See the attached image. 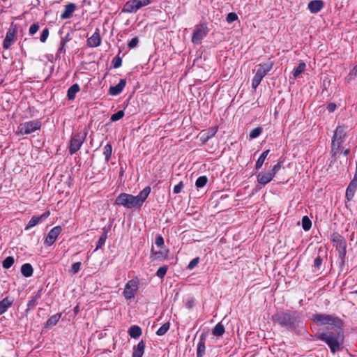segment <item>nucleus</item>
Listing matches in <instances>:
<instances>
[{"label":"nucleus","mask_w":357,"mask_h":357,"mask_svg":"<svg viewBox=\"0 0 357 357\" xmlns=\"http://www.w3.org/2000/svg\"><path fill=\"white\" fill-rule=\"evenodd\" d=\"M303 314L298 310H284L272 316V321L281 328L294 331L303 326Z\"/></svg>","instance_id":"1"},{"label":"nucleus","mask_w":357,"mask_h":357,"mask_svg":"<svg viewBox=\"0 0 357 357\" xmlns=\"http://www.w3.org/2000/svg\"><path fill=\"white\" fill-rule=\"evenodd\" d=\"M315 337L317 340L326 342L333 354L340 350L341 345L344 343V335L342 329L339 330L337 333L332 331L318 332L315 334Z\"/></svg>","instance_id":"2"},{"label":"nucleus","mask_w":357,"mask_h":357,"mask_svg":"<svg viewBox=\"0 0 357 357\" xmlns=\"http://www.w3.org/2000/svg\"><path fill=\"white\" fill-rule=\"evenodd\" d=\"M312 319L318 326L332 325L339 330H341L344 325L343 321L338 317L332 314H314Z\"/></svg>","instance_id":"3"},{"label":"nucleus","mask_w":357,"mask_h":357,"mask_svg":"<svg viewBox=\"0 0 357 357\" xmlns=\"http://www.w3.org/2000/svg\"><path fill=\"white\" fill-rule=\"evenodd\" d=\"M273 64V61L270 60L268 63H261L258 66L259 68L252 80V86L254 89L258 87L263 78L272 70Z\"/></svg>","instance_id":"4"},{"label":"nucleus","mask_w":357,"mask_h":357,"mask_svg":"<svg viewBox=\"0 0 357 357\" xmlns=\"http://www.w3.org/2000/svg\"><path fill=\"white\" fill-rule=\"evenodd\" d=\"M345 135V127L343 126H337L331 142V151L333 155L339 152L341 145L344 142Z\"/></svg>","instance_id":"5"},{"label":"nucleus","mask_w":357,"mask_h":357,"mask_svg":"<svg viewBox=\"0 0 357 357\" xmlns=\"http://www.w3.org/2000/svg\"><path fill=\"white\" fill-rule=\"evenodd\" d=\"M42 122L39 119L26 121L17 127V135H29L41 128Z\"/></svg>","instance_id":"6"},{"label":"nucleus","mask_w":357,"mask_h":357,"mask_svg":"<svg viewBox=\"0 0 357 357\" xmlns=\"http://www.w3.org/2000/svg\"><path fill=\"white\" fill-rule=\"evenodd\" d=\"M115 204L123 206L126 208H139L137 199L130 194L121 193L115 200Z\"/></svg>","instance_id":"7"},{"label":"nucleus","mask_w":357,"mask_h":357,"mask_svg":"<svg viewBox=\"0 0 357 357\" xmlns=\"http://www.w3.org/2000/svg\"><path fill=\"white\" fill-rule=\"evenodd\" d=\"M331 241L333 243V246L335 247L338 255L344 257V255H347V243L344 236H341L338 232H333L331 235Z\"/></svg>","instance_id":"8"},{"label":"nucleus","mask_w":357,"mask_h":357,"mask_svg":"<svg viewBox=\"0 0 357 357\" xmlns=\"http://www.w3.org/2000/svg\"><path fill=\"white\" fill-rule=\"evenodd\" d=\"M86 132H78L73 134L71 137L69 146V153L71 155L75 154L79 150L82 144L85 141Z\"/></svg>","instance_id":"9"},{"label":"nucleus","mask_w":357,"mask_h":357,"mask_svg":"<svg viewBox=\"0 0 357 357\" xmlns=\"http://www.w3.org/2000/svg\"><path fill=\"white\" fill-rule=\"evenodd\" d=\"M150 0H129L122 9V12L126 13H135L141 8L149 5Z\"/></svg>","instance_id":"10"},{"label":"nucleus","mask_w":357,"mask_h":357,"mask_svg":"<svg viewBox=\"0 0 357 357\" xmlns=\"http://www.w3.org/2000/svg\"><path fill=\"white\" fill-rule=\"evenodd\" d=\"M139 282L137 280H129L124 288L123 292L126 299L130 300L135 296V294L138 290Z\"/></svg>","instance_id":"11"},{"label":"nucleus","mask_w":357,"mask_h":357,"mask_svg":"<svg viewBox=\"0 0 357 357\" xmlns=\"http://www.w3.org/2000/svg\"><path fill=\"white\" fill-rule=\"evenodd\" d=\"M17 29L15 27H10L6 32V37L3 41V48L9 49L17 39Z\"/></svg>","instance_id":"12"},{"label":"nucleus","mask_w":357,"mask_h":357,"mask_svg":"<svg viewBox=\"0 0 357 357\" xmlns=\"http://www.w3.org/2000/svg\"><path fill=\"white\" fill-rule=\"evenodd\" d=\"M208 28L206 25L197 26L193 32L192 42L194 44H199L208 33Z\"/></svg>","instance_id":"13"},{"label":"nucleus","mask_w":357,"mask_h":357,"mask_svg":"<svg viewBox=\"0 0 357 357\" xmlns=\"http://www.w3.org/2000/svg\"><path fill=\"white\" fill-rule=\"evenodd\" d=\"M61 231L62 228L61 226H56L53 227L46 236L45 243L49 246L53 245L59 235L61 234Z\"/></svg>","instance_id":"14"},{"label":"nucleus","mask_w":357,"mask_h":357,"mask_svg":"<svg viewBox=\"0 0 357 357\" xmlns=\"http://www.w3.org/2000/svg\"><path fill=\"white\" fill-rule=\"evenodd\" d=\"M50 213V211H46L40 215H33L31 217V220L28 222L27 225L25 227V230H29L31 228L33 227L39 222L45 220L47 217H49Z\"/></svg>","instance_id":"15"},{"label":"nucleus","mask_w":357,"mask_h":357,"mask_svg":"<svg viewBox=\"0 0 357 357\" xmlns=\"http://www.w3.org/2000/svg\"><path fill=\"white\" fill-rule=\"evenodd\" d=\"M101 43L99 29H96L93 34L87 39V45L90 47H98Z\"/></svg>","instance_id":"16"},{"label":"nucleus","mask_w":357,"mask_h":357,"mask_svg":"<svg viewBox=\"0 0 357 357\" xmlns=\"http://www.w3.org/2000/svg\"><path fill=\"white\" fill-rule=\"evenodd\" d=\"M324 6V2L322 0H313L308 3L307 8L311 13L315 14L319 12Z\"/></svg>","instance_id":"17"},{"label":"nucleus","mask_w":357,"mask_h":357,"mask_svg":"<svg viewBox=\"0 0 357 357\" xmlns=\"http://www.w3.org/2000/svg\"><path fill=\"white\" fill-rule=\"evenodd\" d=\"M126 84V80L125 79H121L119 82L115 86H111L109 89V93L111 96H117L120 94Z\"/></svg>","instance_id":"18"},{"label":"nucleus","mask_w":357,"mask_h":357,"mask_svg":"<svg viewBox=\"0 0 357 357\" xmlns=\"http://www.w3.org/2000/svg\"><path fill=\"white\" fill-rule=\"evenodd\" d=\"M274 176L271 172H260L257 175V181L259 184L265 185L271 182Z\"/></svg>","instance_id":"19"},{"label":"nucleus","mask_w":357,"mask_h":357,"mask_svg":"<svg viewBox=\"0 0 357 357\" xmlns=\"http://www.w3.org/2000/svg\"><path fill=\"white\" fill-rule=\"evenodd\" d=\"M76 8V5L73 3H69L66 5L64 10L61 15V19L66 20L70 18L73 15V13L75 11Z\"/></svg>","instance_id":"20"},{"label":"nucleus","mask_w":357,"mask_h":357,"mask_svg":"<svg viewBox=\"0 0 357 357\" xmlns=\"http://www.w3.org/2000/svg\"><path fill=\"white\" fill-rule=\"evenodd\" d=\"M357 190V183L351 181L346 189L345 199L347 201H351Z\"/></svg>","instance_id":"21"},{"label":"nucleus","mask_w":357,"mask_h":357,"mask_svg":"<svg viewBox=\"0 0 357 357\" xmlns=\"http://www.w3.org/2000/svg\"><path fill=\"white\" fill-rule=\"evenodd\" d=\"M151 192V187L146 186L139 193L135 196L139 206L141 207Z\"/></svg>","instance_id":"22"},{"label":"nucleus","mask_w":357,"mask_h":357,"mask_svg":"<svg viewBox=\"0 0 357 357\" xmlns=\"http://www.w3.org/2000/svg\"><path fill=\"white\" fill-rule=\"evenodd\" d=\"M13 298L6 297L0 301V316L5 313L13 303Z\"/></svg>","instance_id":"23"},{"label":"nucleus","mask_w":357,"mask_h":357,"mask_svg":"<svg viewBox=\"0 0 357 357\" xmlns=\"http://www.w3.org/2000/svg\"><path fill=\"white\" fill-rule=\"evenodd\" d=\"M145 347V342L143 340H141L137 346L134 347L132 357H142Z\"/></svg>","instance_id":"24"},{"label":"nucleus","mask_w":357,"mask_h":357,"mask_svg":"<svg viewBox=\"0 0 357 357\" xmlns=\"http://www.w3.org/2000/svg\"><path fill=\"white\" fill-rule=\"evenodd\" d=\"M151 257L153 258V260L163 261L167 257V251H155L153 245H152L151 249Z\"/></svg>","instance_id":"25"},{"label":"nucleus","mask_w":357,"mask_h":357,"mask_svg":"<svg viewBox=\"0 0 357 357\" xmlns=\"http://www.w3.org/2000/svg\"><path fill=\"white\" fill-rule=\"evenodd\" d=\"M205 336L203 334L201 335L199 343L197 344V357H203V356L205 354Z\"/></svg>","instance_id":"26"},{"label":"nucleus","mask_w":357,"mask_h":357,"mask_svg":"<svg viewBox=\"0 0 357 357\" xmlns=\"http://www.w3.org/2000/svg\"><path fill=\"white\" fill-rule=\"evenodd\" d=\"M128 333L130 337L137 339L142 335V330L139 326L132 325L129 328Z\"/></svg>","instance_id":"27"},{"label":"nucleus","mask_w":357,"mask_h":357,"mask_svg":"<svg viewBox=\"0 0 357 357\" xmlns=\"http://www.w3.org/2000/svg\"><path fill=\"white\" fill-rule=\"evenodd\" d=\"M80 88L78 84H73L67 91V97L68 100H74L76 96V93L79 91Z\"/></svg>","instance_id":"28"},{"label":"nucleus","mask_w":357,"mask_h":357,"mask_svg":"<svg viewBox=\"0 0 357 357\" xmlns=\"http://www.w3.org/2000/svg\"><path fill=\"white\" fill-rule=\"evenodd\" d=\"M33 269L31 264H24L21 267V273L26 278L31 277L33 275Z\"/></svg>","instance_id":"29"},{"label":"nucleus","mask_w":357,"mask_h":357,"mask_svg":"<svg viewBox=\"0 0 357 357\" xmlns=\"http://www.w3.org/2000/svg\"><path fill=\"white\" fill-rule=\"evenodd\" d=\"M61 315H62L61 313H56V314L51 316L46 321L45 327H52V326L56 325V324L59 322Z\"/></svg>","instance_id":"30"},{"label":"nucleus","mask_w":357,"mask_h":357,"mask_svg":"<svg viewBox=\"0 0 357 357\" xmlns=\"http://www.w3.org/2000/svg\"><path fill=\"white\" fill-rule=\"evenodd\" d=\"M225 329L224 325L222 324V322H219L213 328L212 333L214 336L221 337L225 333Z\"/></svg>","instance_id":"31"},{"label":"nucleus","mask_w":357,"mask_h":357,"mask_svg":"<svg viewBox=\"0 0 357 357\" xmlns=\"http://www.w3.org/2000/svg\"><path fill=\"white\" fill-rule=\"evenodd\" d=\"M269 152L270 150H266L261 154L255 164L256 169H259L262 167L263 164L264 163L265 159L268 155Z\"/></svg>","instance_id":"32"},{"label":"nucleus","mask_w":357,"mask_h":357,"mask_svg":"<svg viewBox=\"0 0 357 357\" xmlns=\"http://www.w3.org/2000/svg\"><path fill=\"white\" fill-rule=\"evenodd\" d=\"M305 68H306V64L303 61L300 62L299 64L298 65V66L294 69V71H293L294 78L296 79L302 73H303Z\"/></svg>","instance_id":"33"},{"label":"nucleus","mask_w":357,"mask_h":357,"mask_svg":"<svg viewBox=\"0 0 357 357\" xmlns=\"http://www.w3.org/2000/svg\"><path fill=\"white\" fill-rule=\"evenodd\" d=\"M112 153V146L110 143L107 144L104 147L103 155H105V162L107 163Z\"/></svg>","instance_id":"34"},{"label":"nucleus","mask_w":357,"mask_h":357,"mask_svg":"<svg viewBox=\"0 0 357 357\" xmlns=\"http://www.w3.org/2000/svg\"><path fill=\"white\" fill-rule=\"evenodd\" d=\"M107 238V231H105L100 235V236L97 242L96 248L95 250H98V249L102 248V246L105 243Z\"/></svg>","instance_id":"35"},{"label":"nucleus","mask_w":357,"mask_h":357,"mask_svg":"<svg viewBox=\"0 0 357 357\" xmlns=\"http://www.w3.org/2000/svg\"><path fill=\"white\" fill-rule=\"evenodd\" d=\"M170 323L166 322L158 330L156 331V335L158 336H162L169 330Z\"/></svg>","instance_id":"36"},{"label":"nucleus","mask_w":357,"mask_h":357,"mask_svg":"<svg viewBox=\"0 0 357 357\" xmlns=\"http://www.w3.org/2000/svg\"><path fill=\"white\" fill-rule=\"evenodd\" d=\"M322 261H323V259L320 256H317L314 259V264L312 265V271L314 273L320 270L321 265H322Z\"/></svg>","instance_id":"37"},{"label":"nucleus","mask_w":357,"mask_h":357,"mask_svg":"<svg viewBox=\"0 0 357 357\" xmlns=\"http://www.w3.org/2000/svg\"><path fill=\"white\" fill-rule=\"evenodd\" d=\"M15 259L13 257H7L2 262V266L5 269L10 268L14 264Z\"/></svg>","instance_id":"38"},{"label":"nucleus","mask_w":357,"mask_h":357,"mask_svg":"<svg viewBox=\"0 0 357 357\" xmlns=\"http://www.w3.org/2000/svg\"><path fill=\"white\" fill-rule=\"evenodd\" d=\"M208 181V178L206 176H201L197 178L195 182V186L198 188H203Z\"/></svg>","instance_id":"39"},{"label":"nucleus","mask_w":357,"mask_h":357,"mask_svg":"<svg viewBox=\"0 0 357 357\" xmlns=\"http://www.w3.org/2000/svg\"><path fill=\"white\" fill-rule=\"evenodd\" d=\"M302 227L305 231H308L312 227V222L307 216H303L302 218Z\"/></svg>","instance_id":"40"},{"label":"nucleus","mask_w":357,"mask_h":357,"mask_svg":"<svg viewBox=\"0 0 357 357\" xmlns=\"http://www.w3.org/2000/svg\"><path fill=\"white\" fill-rule=\"evenodd\" d=\"M168 270V266L167 265H164L162 266H160L157 272H156V275L159 278H163L165 277V275H166L167 273V271Z\"/></svg>","instance_id":"41"},{"label":"nucleus","mask_w":357,"mask_h":357,"mask_svg":"<svg viewBox=\"0 0 357 357\" xmlns=\"http://www.w3.org/2000/svg\"><path fill=\"white\" fill-rule=\"evenodd\" d=\"M262 128L261 127H257L255 129H253L250 132V139H255V138H257V137H259L261 133L262 132Z\"/></svg>","instance_id":"42"},{"label":"nucleus","mask_w":357,"mask_h":357,"mask_svg":"<svg viewBox=\"0 0 357 357\" xmlns=\"http://www.w3.org/2000/svg\"><path fill=\"white\" fill-rule=\"evenodd\" d=\"M217 131H218V127L210 128L206 133L205 140L206 141L208 140L211 137H214L215 135L216 134Z\"/></svg>","instance_id":"43"},{"label":"nucleus","mask_w":357,"mask_h":357,"mask_svg":"<svg viewBox=\"0 0 357 357\" xmlns=\"http://www.w3.org/2000/svg\"><path fill=\"white\" fill-rule=\"evenodd\" d=\"M124 114H125L123 110H119L111 116L110 120L111 121H116L122 119L124 116Z\"/></svg>","instance_id":"44"},{"label":"nucleus","mask_w":357,"mask_h":357,"mask_svg":"<svg viewBox=\"0 0 357 357\" xmlns=\"http://www.w3.org/2000/svg\"><path fill=\"white\" fill-rule=\"evenodd\" d=\"M112 63L114 68H119L122 65V59L119 55H117L113 59Z\"/></svg>","instance_id":"45"},{"label":"nucleus","mask_w":357,"mask_h":357,"mask_svg":"<svg viewBox=\"0 0 357 357\" xmlns=\"http://www.w3.org/2000/svg\"><path fill=\"white\" fill-rule=\"evenodd\" d=\"M284 162V160H279L278 163L275 165L271 171V174L275 176V174L280 169L282 163Z\"/></svg>","instance_id":"46"},{"label":"nucleus","mask_w":357,"mask_h":357,"mask_svg":"<svg viewBox=\"0 0 357 357\" xmlns=\"http://www.w3.org/2000/svg\"><path fill=\"white\" fill-rule=\"evenodd\" d=\"M238 20V15L235 13H229L227 14L226 21L227 23H232Z\"/></svg>","instance_id":"47"},{"label":"nucleus","mask_w":357,"mask_h":357,"mask_svg":"<svg viewBox=\"0 0 357 357\" xmlns=\"http://www.w3.org/2000/svg\"><path fill=\"white\" fill-rule=\"evenodd\" d=\"M81 266L82 263L80 261L74 263L71 266L70 273L73 274L77 273L80 270Z\"/></svg>","instance_id":"48"},{"label":"nucleus","mask_w":357,"mask_h":357,"mask_svg":"<svg viewBox=\"0 0 357 357\" xmlns=\"http://www.w3.org/2000/svg\"><path fill=\"white\" fill-rule=\"evenodd\" d=\"M199 262V257H195L193 259H192L189 264L187 266V268L189 270L193 269Z\"/></svg>","instance_id":"49"},{"label":"nucleus","mask_w":357,"mask_h":357,"mask_svg":"<svg viewBox=\"0 0 357 357\" xmlns=\"http://www.w3.org/2000/svg\"><path fill=\"white\" fill-rule=\"evenodd\" d=\"M48 36H49V29L47 28H45L43 30V31L41 33V35L40 37V41L42 43H45L47 40Z\"/></svg>","instance_id":"50"},{"label":"nucleus","mask_w":357,"mask_h":357,"mask_svg":"<svg viewBox=\"0 0 357 357\" xmlns=\"http://www.w3.org/2000/svg\"><path fill=\"white\" fill-rule=\"evenodd\" d=\"M36 305L37 301L31 296L29 301H28L26 310L33 309Z\"/></svg>","instance_id":"51"},{"label":"nucleus","mask_w":357,"mask_h":357,"mask_svg":"<svg viewBox=\"0 0 357 357\" xmlns=\"http://www.w3.org/2000/svg\"><path fill=\"white\" fill-rule=\"evenodd\" d=\"M38 29H39L38 24L34 23V24H31L29 28V34L31 36H33L38 31Z\"/></svg>","instance_id":"52"},{"label":"nucleus","mask_w":357,"mask_h":357,"mask_svg":"<svg viewBox=\"0 0 357 357\" xmlns=\"http://www.w3.org/2000/svg\"><path fill=\"white\" fill-rule=\"evenodd\" d=\"M155 243L158 247H162L164 245L163 237L161 235L156 236Z\"/></svg>","instance_id":"53"},{"label":"nucleus","mask_w":357,"mask_h":357,"mask_svg":"<svg viewBox=\"0 0 357 357\" xmlns=\"http://www.w3.org/2000/svg\"><path fill=\"white\" fill-rule=\"evenodd\" d=\"M183 188V183L182 181H181L174 187V190H173L174 193L178 194L179 192H181Z\"/></svg>","instance_id":"54"},{"label":"nucleus","mask_w":357,"mask_h":357,"mask_svg":"<svg viewBox=\"0 0 357 357\" xmlns=\"http://www.w3.org/2000/svg\"><path fill=\"white\" fill-rule=\"evenodd\" d=\"M139 43V39L137 37L133 38L129 43H128V47L130 49H132L137 46V45Z\"/></svg>","instance_id":"55"},{"label":"nucleus","mask_w":357,"mask_h":357,"mask_svg":"<svg viewBox=\"0 0 357 357\" xmlns=\"http://www.w3.org/2000/svg\"><path fill=\"white\" fill-rule=\"evenodd\" d=\"M348 77H349L350 79L355 77H357V64L350 71V73L348 75Z\"/></svg>","instance_id":"56"},{"label":"nucleus","mask_w":357,"mask_h":357,"mask_svg":"<svg viewBox=\"0 0 357 357\" xmlns=\"http://www.w3.org/2000/svg\"><path fill=\"white\" fill-rule=\"evenodd\" d=\"M336 105L333 102L328 104L326 109L329 112H333L336 109Z\"/></svg>","instance_id":"57"},{"label":"nucleus","mask_w":357,"mask_h":357,"mask_svg":"<svg viewBox=\"0 0 357 357\" xmlns=\"http://www.w3.org/2000/svg\"><path fill=\"white\" fill-rule=\"evenodd\" d=\"M42 291L43 289L40 288L39 290H38L36 292L34 293V294L32 296L33 298H35L36 301L39 299L42 296Z\"/></svg>","instance_id":"58"},{"label":"nucleus","mask_w":357,"mask_h":357,"mask_svg":"<svg viewBox=\"0 0 357 357\" xmlns=\"http://www.w3.org/2000/svg\"><path fill=\"white\" fill-rule=\"evenodd\" d=\"M338 257L340 259V266L342 268L343 266H344V264H345L346 255H344V257H342V255H338Z\"/></svg>","instance_id":"59"},{"label":"nucleus","mask_w":357,"mask_h":357,"mask_svg":"<svg viewBox=\"0 0 357 357\" xmlns=\"http://www.w3.org/2000/svg\"><path fill=\"white\" fill-rule=\"evenodd\" d=\"M61 40L68 43L72 40V37L70 33H68L64 37H61Z\"/></svg>","instance_id":"60"},{"label":"nucleus","mask_w":357,"mask_h":357,"mask_svg":"<svg viewBox=\"0 0 357 357\" xmlns=\"http://www.w3.org/2000/svg\"><path fill=\"white\" fill-rule=\"evenodd\" d=\"M65 52H66V47L60 46L58 50L57 54H56V57L59 56V54L61 53H65Z\"/></svg>","instance_id":"61"},{"label":"nucleus","mask_w":357,"mask_h":357,"mask_svg":"<svg viewBox=\"0 0 357 357\" xmlns=\"http://www.w3.org/2000/svg\"><path fill=\"white\" fill-rule=\"evenodd\" d=\"M351 181L357 183V165H356V172H355L354 178H353V179Z\"/></svg>","instance_id":"62"},{"label":"nucleus","mask_w":357,"mask_h":357,"mask_svg":"<svg viewBox=\"0 0 357 357\" xmlns=\"http://www.w3.org/2000/svg\"><path fill=\"white\" fill-rule=\"evenodd\" d=\"M66 43H67V42L63 41V40H62L61 39L60 46H61V47H66Z\"/></svg>","instance_id":"63"},{"label":"nucleus","mask_w":357,"mask_h":357,"mask_svg":"<svg viewBox=\"0 0 357 357\" xmlns=\"http://www.w3.org/2000/svg\"><path fill=\"white\" fill-rule=\"evenodd\" d=\"M349 153H350V150H349V149H346V150H344V151H343V154H344V155H349Z\"/></svg>","instance_id":"64"}]
</instances>
